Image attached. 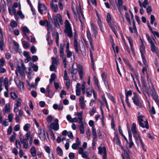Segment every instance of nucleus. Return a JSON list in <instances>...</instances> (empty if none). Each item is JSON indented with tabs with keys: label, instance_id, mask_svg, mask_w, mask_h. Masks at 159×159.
I'll use <instances>...</instances> for the list:
<instances>
[{
	"label": "nucleus",
	"instance_id": "obj_1",
	"mask_svg": "<svg viewBox=\"0 0 159 159\" xmlns=\"http://www.w3.org/2000/svg\"><path fill=\"white\" fill-rule=\"evenodd\" d=\"M65 29L64 32L67 34L68 36L71 38L73 36L72 28L68 20H66L65 22Z\"/></svg>",
	"mask_w": 159,
	"mask_h": 159
},
{
	"label": "nucleus",
	"instance_id": "obj_2",
	"mask_svg": "<svg viewBox=\"0 0 159 159\" xmlns=\"http://www.w3.org/2000/svg\"><path fill=\"white\" fill-rule=\"evenodd\" d=\"M53 19L55 26L58 28H59L60 27L58 20L61 25H62L63 24L61 16L60 14H58L57 16H53Z\"/></svg>",
	"mask_w": 159,
	"mask_h": 159
},
{
	"label": "nucleus",
	"instance_id": "obj_3",
	"mask_svg": "<svg viewBox=\"0 0 159 159\" xmlns=\"http://www.w3.org/2000/svg\"><path fill=\"white\" fill-rule=\"evenodd\" d=\"M38 9L39 13L41 14H45L47 13V9L45 6L40 3L39 0L38 1Z\"/></svg>",
	"mask_w": 159,
	"mask_h": 159
},
{
	"label": "nucleus",
	"instance_id": "obj_4",
	"mask_svg": "<svg viewBox=\"0 0 159 159\" xmlns=\"http://www.w3.org/2000/svg\"><path fill=\"white\" fill-rule=\"evenodd\" d=\"M107 21L115 34L117 37V32L116 31L114 25L111 23V17L110 14L109 13L107 14Z\"/></svg>",
	"mask_w": 159,
	"mask_h": 159
},
{
	"label": "nucleus",
	"instance_id": "obj_5",
	"mask_svg": "<svg viewBox=\"0 0 159 159\" xmlns=\"http://www.w3.org/2000/svg\"><path fill=\"white\" fill-rule=\"evenodd\" d=\"M133 94L134 95V97L132 98V99L134 103L136 106H137L139 107H142V104L139 100L138 95L135 93H134Z\"/></svg>",
	"mask_w": 159,
	"mask_h": 159
},
{
	"label": "nucleus",
	"instance_id": "obj_6",
	"mask_svg": "<svg viewBox=\"0 0 159 159\" xmlns=\"http://www.w3.org/2000/svg\"><path fill=\"white\" fill-rule=\"evenodd\" d=\"M136 124L135 123H133L132 124L131 130L133 133V136L134 138L135 139L137 140L138 139H140L141 138L140 136L138 134L137 131L136 130Z\"/></svg>",
	"mask_w": 159,
	"mask_h": 159
},
{
	"label": "nucleus",
	"instance_id": "obj_7",
	"mask_svg": "<svg viewBox=\"0 0 159 159\" xmlns=\"http://www.w3.org/2000/svg\"><path fill=\"white\" fill-rule=\"evenodd\" d=\"M38 134L40 139L43 141H44L46 139V135L44 129L40 127L38 130Z\"/></svg>",
	"mask_w": 159,
	"mask_h": 159
},
{
	"label": "nucleus",
	"instance_id": "obj_8",
	"mask_svg": "<svg viewBox=\"0 0 159 159\" xmlns=\"http://www.w3.org/2000/svg\"><path fill=\"white\" fill-rule=\"evenodd\" d=\"M87 36L89 40V44L91 46V49L93 51L94 50V48L93 44V39L91 36V34L90 31L88 30L86 31Z\"/></svg>",
	"mask_w": 159,
	"mask_h": 159
},
{
	"label": "nucleus",
	"instance_id": "obj_9",
	"mask_svg": "<svg viewBox=\"0 0 159 159\" xmlns=\"http://www.w3.org/2000/svg\"><path fill=\"white\" fill-rule=\"evenodd\" d=\"M140 50L141 53V56L143 60V62L145 65H146V63H147V62L144 55L145 50V47L143 45L141 46L140 47Z\"/></svg>",
	"mask_w": 159,
	"mask_h": 159
},
{
	"label": "nucleus",
	"instance_id": "obj_10",
	"mask_svg": "<svg viewBox=\"0 0 159 159\" xmlns=\"http://www.w3.org/2000/svg\"><path fill=\"white\" fill-rule=\"evenodd\" d=\"M60 56L62 58L63 60V63L65 67H66V61L65 56L64 53V49H62V47H61V49H60Z\"/></svg>",
	"mask_w": 159,
	"mask_h": 159
},
{
	"label": "nucleus",
	"instance_id": "obj_11",
	"mask_svg": "<svg viewBox=\"0 0 159 159\" xmlns=\"http://www.w3.org/2000/svg\"><path fill=\"white\" fill-rule=\"evenodd\" d=\"M91 29L93 34V36L96 38L97 35L98 34V30L97 26L92 22H91Z\"/></svg>",
	"mask_w": 159,
	"mask_h": 159
},
{
	"label": "nucleus",
	"instance_id": "obj_12",
	"mask_svg": "<svg viewBox=\"0 0 159 159\" xmlns=\"http://www.w3.org/2000/svg\"><path fill=\"white\" fill-rule=\"evenodd\" d=\"M80 105L81 107V108L82 109H84L86 104L85 102H84V97L81 96L79 98Z\"/></svg>",
	"mask_w": 159,
	"mask_h": 159
},
{
	"label": "nucleus",
	"instance_id": "obj_13",
	"mask_svg": "<svg viewBox=\"0 0 159 159\" xmlns=\"http://www.w3.org/2000/svg\"><path fill=\"white\" fill-rule=\"evenodd\" d=\"M127 38L129 41V43L132 52L133 54H134V49L133 47V41L131 39V37L130 36H127Z\"/></svg>",
	"mask_w": 159,
	"mask_h": 159
},
{
	"label": "nucleus",
	"instance_id": "obj_14",
	"mask_svg": "<svg viewBox=\"0 0 159 159\" xmlns=\"http://www.w3.org/2000/svg\"><path fill=\"white\" fill-rule=\"evenodd\" d=\"M14 80L17 86H18L19 89H23L24 85L23 82H20L18 79H15Z\"/></svg>",
	"mask_w": 159,
	"mask_h": 159
},
{
	"label": "nucleus",
	"instance_id": "obj_15",
	"mask_svg": "<svg viewBox=\"0 0 159 159\" xmlns=\"http://www.w3.org/2000/svg\"><path fill=\"white\" fill-rule=\"evenodd\" d=\"M78 73L79 75V77L81 80L83 79V66L80 65L78 66Z\"/></svg>",
	"mask_w": 159,
	"mask_h": 159
},
{
	"label": "nucleus",
	"instance_id": "obj_16",
	"mask_svg": "<svg viewBox=\"0 0 159 159\" xmlns=\"http://www.w3.org/2000/svg\"><path fill=\"white\" fill-rule=\"evenodd\" d=\"M74 48L76 53L79 54V49L78 45V41L77 39L75 38L74 39Z\"/></svg>",
	"mask_w": 159,
	"mask_h": 159
},
{
	"label": "nucleus",
	"instance_id": "obj_17",
	"mask_svg": "<svg viewBox=\"0 0 159 159\" xmlns=\"http://www.w3.org/2000/svg\"><path fill=\"white\" fill-rule=\"evenodd\" d=\"M46 92L48 93L47 95H46V97H48L50 98H51L52 97L53 94L51 90L50 89V86L49 85H48L46 88Z\"/></svg>",
	"mask_w": 159,
	"mask_h": 159
},
{
	"label": "nucleus",
	"instance_id": "obj_18",
	"mask_svg": "<svg viewBox=\"0 0 159 159\" xmlns=\"http://www.w3.org/2000/svg\"><path fill=\"white\" fill-rule=\"evenodd\" d=\"M117 7L119 11L121 12L123 9V0H117Z\"/></svg>",
	"mask_w": 159,
	"mask_h": 159
},
{
	"label": "nucleus",
	"instance_id": "obj_19",
	"mask_svg": "<svg viewBox=\"0 0 159 159\" xmlns=\"http://www.w3.org/2000/svg\"><path fill=\"white\" fill-rule=\"evenodd\" d=\"M50 127L54 130L57 131L59 129V125L58 124H55L54 123H52L51 124Z\"/></svg>",
	"mask_w": 159,
	"mask_h": 159
},
{
	"label": "nucleus",
	"instance_id": "obj_20",
	"mask_svg": "<svg viewBox=\"0 0 159 159\" xmlns=\"http://www.w3.org/2000/svg\"><path fill=\"white\" fill-rule=\"evenodd\" d=\"M74 64L72 66V68H70L69 69V72L71 74H76L77 72V68H74Z\"/></svg>",
	"mask_w": 159,
	"mask_h": 159
},
{
	"label": "nucleus",
	"instance_id": "obj_21",
	"mask_svg": "<svg viewBox=\"0 0 159 159\" xmlns=\"http://www.w3.org/2000/svg\"><path fill=\"white\" fill-rule=\"evenodd\" d=\"M52 11L55 12L57 11L58 8V6L57 4L54 5L53 2H51L50 3Z\"/></svg>",
	"mask_w": 159,
	"mask_h": 159
},
{
	"label": "nucleus",
	"instance_id": "obj_22",
	"mask_svg": "<svg viewBox=\"0 0 159 159\" xmlns=\"http://www.w3.org/2000/svg\"><path fill=\"white\" fill-rule=\"evenodd\" d=\"M139 126L143 128H145L147 129H149L148 123L147 120L144 121L143 122H142V125H139Z\"/></svg>",
	"mask_w": 159,
	"mask_h": 159
},
{
	"label": "nucleus",
	"instance_id": "obj_23",
	"mask_svg": "<svg viewBox=\"0 0 159 159\" xmlns=\"http://www.w3.org/2000/svg\"><path fill=\"white\" fill-rule=\"evenodd\" d=\"M52 64L53 65H57L59 63V60L58 57H56L55 58L54 57H52Z\"/></svg>",
	"mask_w": 159,
	"mask_h": 159
},
{
	"label": "nucleus",
	"instance_id": "obj_24",
	"mask_svg": "<svg viewBox=\"0 0 159 159\" xmlns=\"http://www.w3.org/2000/svg\"><path fill=\"white\" fill-rule=\"evenodd\" d=\"M17 68L18 72L20 74V75L22 77H25V74H24V70H21L20 67L18 65L17 67Z\"/></svg>",
	"mask_w": 159,
	"mask_h": 159
},
{
	"label": "nucleus",
	"instance_id": "obj_25",
	"mask_svg": "<svg viewBox=\"0 0 159 159\" xmlns=\"http://www.w3.org/2000/svg\"><path fill=\"white\" fill-rule=\"evenodd\" d=\"M123 60L125 64H126L129 66L130 69H131L132 71H134V69L131 66L129 62L125 58H123Z\"/></svg>",
	"mask_w": 159,
	"mask_h": 159
},
{
	"label": "nucleus",
	"instance_id": "obj_26",
	"mask_svg": "<svg viewBox=\"0 0 159 159\" xmlns=\"http://www.w3.org/2000/svg\"><path fill=\"white\" fill-rule=\"evenodd\" d=\"M30 152L32 156L34 157L36 155V150L34 146L32 147L30 149Z\"/></svg>",
	"mask_w": 159,
	"mask_h": 159
},
{
	"label": "nucleus",
	"instance_id": "obj_27",
	"mask_svg": "<svg viewBox=\"0 0 159 159\" xmlns=\"http://www.w3.org/2000/svg\"><path fill=\"white\" fill-rule=\"evenodd\" d=\"M8 10L10 14L11 15H16V11L15 9L13 8L12 9L8 8Z\"/></svg>",
	"mask_w": 159,
	"mask_h": 159
},
{
	"label": "nucleus",
	"instance_id": "obj_28",
	"mask_svg": "<svg viewBox=\"0 0 159 159\" xmlns=\"http://www.w3.org/2000/svg\"><path fill=\"white\" fill-rule=\"evenodd\" d=\"M92 134L93 135V139H95L97 138V135L96 130L94 127L92 128Z\"/></svg>",
	"mask_w": 159,
	"mask_h": 159
},
{
	"label": "nucleus",
	"instance_id": "obj_29",
	"mask_svg": "<svg viewBox=\"0 0 159 159\" xmlns=\"http://www.w3.org/2000/svg\"><path fill=\"white\" fill-rule=\"evenodd\" d=\"M125 98H128V96H131L132 95V92L131 90H129L127 91L126 89L125 90Z\"/></svg>",
	"mask_w": 159,
	"mask_h": 159
},
{
	"label": "nucleus",
	"instance_id": "obj_30",
	"mask_svg": "<svg viewBox=\"0 0 159 159\" xmlns=\"http://www.w3.org/2000/svg\"><path fill=\"white\" fill-rule=\"evenodd\" d=\"M16 138V134L15 132L13 133V134L11 135L10 138L9 140L11 142H14Z\"/></svg>",
	"mask_w": 159,
	"mask_h": 159
},
{
	"label": "nucleus",
	"instance_id": "obj_31",
	"mask_svg": "<svg viewBox=\"0 0 159 159\" xmlns=\"http://www.w3.org/2000/svg\"><path fill=\"white\" fill-rule=\"evenodd\" d=\"M143 116H139L138 117V123L139 125H142V122H143Z\"/></svg>",
	"mask_w": 159,
	"mask_h": 159
},
{
	"label": "nucleus",
	"instance_id": "obj_32",
	"mask_svg": "<svg viewBox=\"0 0 159 159\" xmlns=\"http://www.w3.org/2000/svg\"><path fill=\"white\" fill-rule=\"evenodd\" d=\"M143 116H139L138 117V123L139 125H142V122H143Z\"/></svg>",
	"mask_w": 159,
	"mask_h": 159
},
{
	"label": "nucleus",
	"instance_id": "obj_33",
	"mask_svg": "<svg viewBox=\"0 0 159 159\" xmlns=\"http://www.w3.org/2000/svg\"><path fill=\"white\" fill-rule=\"evenodd\" d=\"M116 144H117L119 145L122 149H123V147L122 145V144H121V143L120 142V140L119 139V138L117 137H116Z\"/></svg>",
	"mask_w": 159,
	"mask_h": 159
},
{
	"label": "nucleus",
	"instance_id": "obj_34",
	"mask_svg": "<svg viewBox=\"0 0 159 159\" xmlns=\"http://www.w3.org/2000/svg\"><path fill=\"white\" fill-rule=\"evenodd\" d=\"M22 44L23 47L25 48H28L29 47V44L28 42L25 41H22Z\"/></svg>",
	"mask_w": 159,
	"mask_h": 159
},
{
	"label": "nucleus",
	"instance_id": "obj_35",
	"mask_svg": "<svg viewBox=\"0 0 159 159\" xmlns=\"http://www.w3.org/2000/svg\"><path fill=\"white\" fill-rule=\"evenodd\" d=\"M57 153L59 156H61L62 155L63 151L60 147L58 146L57 147Z\"/></svg>",
	"mask_w": 159,
	"mask_h": 159
},
{
	"label": "nucleus",
	"instance_id": "obj_36",
	"mask_svg": "<svg viewBox=\"0 0 159 159\" xmlns=\"http://www.w3.org/2000/svg\"><path fill=\"white\" fill-rule=\"evenodd\" d=\"M129 149H127V151H125L124 154L126 159H130L129 153Z\"/></svg>",
	"mask_w": 159,
	"mask_h": 159
},
{
	"label": "nucleus",
	"instance_id": "obj_37",
	"mask_svg": "<svg viewBox=\"0 0 159 159\" xmlns=\"http://www.w3.org/2000/svg\"><path fill=\"white\" fill-rule=\"evenodd\" d=\"M80 133L83 134L84 133V124L81 125L79 127Z\"/></svg>",
	"mask_w": 159,
	"mask_h": 159
},
{
	"label": "nucleus",
	"instance_id": "obj_38",
	"mask_svg": "<svg viewBox=\"0 0 159 159\" xmlns=\"http://www.w3.org/2000/svg\"><path fill=\"white\" fill-rule=\"evenodd\" d=\"M39 23L40 25L42 26L45 25H46L48 24V22L47 20L44 21L41 20L39 21Z\"/></svg>",
	"mask_w": 159,
	"mask_h": 159
},
{
	"label": "nucleus",
	"instance_id": "obj_39",
	"mask_svg": "<svg viewBox=\"0 0 159 159\" xmlns=\"http://www.w3.org/2000/svg\"><path fill=\"white\" fill-rule=\"evenodd\" d=\"M22 30L23 33H29L30 30L26 26H24L22 28Z\"/></svg>",
	"mask_w": 159,
	"mask_h": 159
},
{
	"label": "nucleus",
	"instance_id": "obj_40",
	"mask_svg": "<svg viewBox=\"0 0 159 159\" xmlns=\"http://www.w3.org/2000/svg\"><path fill=\"white\" fill-rule=\"evenodd\" d=\"M151 51L153 52H155L156 51L157 49V48L155 46L154 43H152L151 45Z\"/></svg>",
	"mask_w": 159,
	"mask_h": 159
},
{
	"label": "nucleus",
	"instance_id": "obj_41",
	"mask_svg": "<svg viewBox=\"0 0 159 159\" xmlns=\"http://www.w3.org/2000/svg\"><path fill=\"white\" fill-rule=\"evenodd\" d=\"M30 128V125L29 124H25L24 126V129L25 131H27Z\"/></svg>",
	"mask_w": 159,
	"mask_h": 159
},
{
	"label": "nucleus",
	"instance_id": "obj_42",
	"mask_svg": "<svg viewBox=\"0 0 159 159\" xmlns=\"http://www.w3.org/2000/svg\"><path fill=\"white\" fill-rule=\"evenodd\" d=\"M146 36L149 43H150L151 45L152 43H154L150 38V36L148 34H146Z\"/></svg>",
	"mask_w": 159,
	"mask_h": 159
},
{
	"label": "nucleus",
	"instance_id": "obj_43",
	"mask_svg": "<svg viewBox=\"0 0 159 159\" xmlns=\"http://www.w3.org/2000/svg\"><path fill=\"white\" fill-rule=\"evenodd\" d=\"M147 12L149 14H150L151 12L152 11V8L151 7L150 5H148L146 8Z\"/></svg>",
	"mask_w": 159,
	"mask_h": 159
},
{
	"label": "nucleus",
	"instance_id": "obj_44",
	"mask_svg": "<svg viewBox=\"0 0 159 159\" xmlns=\"http://www.w3.org/2000/svg\"><path fill=\"white\" fill-rule=\"evenodd\" d=\"M64 79L65 80H69V77L67 76V72L66 70L64 71Z\"/></svg>",
	"mask_w": 159,
	"mask_h": 159
},
{
	"label": "nucleus",
	"instance_id": "obj_45",
	"mask_svg": "<svg viewBox=\"0 0 159 159\" xmlns=\"http://www.w3.org/2000/svg\"><path fill=\"white\" fill-rule=\"evenodd\" d=\"M148 4V0H144L142 3V7L144 8H146L147 5Z\"/></svg>",
	"mask_w": 159,
	"mask_h": 159
},
{
	"label": "nucleus",
	"instance_id": "obj_46",
	"mask_svg": "<svg viewBox=\"0 0 159 159\" xmlns=\"http://www.w3.org/2000/svg\"><path fill=\"white\" fill-rule=\"evenodd\" d=\"M12 129L11 126H9L7 129V134L8 135H10L12 133Z\"/></svg>",
	"mask_w": 159,
	"mask_h": 159
},
{
	"label": "nucleus",
	"instance_id": "obj_47",
	"mask_svg": "<svg viewBox=\"0 0 159 159\" xmlns=\"http://www.w3.org/2000/svg\"><path fill=\"white\" fill-rule=\"evenodd\" d=\"M10 95L11 98L14 99L16 98L17 97L16 93H15L11 92L10 93Z\"/></svg>",
	"mask_w": 159,
	"mask_h": 159
},
{
	"label": "nucleus",
	"instance_id": "obj_48",
	"mask_svg": "<svg viewBox=\"0 0 159 159\" xmlns=\"http://www.w3.org/2000/svg\"><path fill=\"white\" fill-rule=\"evenodd\" d=\"M155 20V16L153 15H151V21L150 23L151 24H153L154 21Z\"/></svg>",
	"mask_w": 159,
	"mask_h": 159
},
{
	"label": "nucleus",
	"instance_id": "obj_49",
	"mask_svg": "<svg viewBox=\"0 0 159 159\" xmlns=\"http://www.w3.org/2000/svg\"><path fill=\"white\" fill-rule=\"evenodd\" d=\"M10 25L13 28L16 27L17 25V24L15 21L11 22Z\"/></svg>",
	"mask_w": 159,
	"mask_h": 159
},
{
	"label": "nucleus",
	"instance_id": "obj_50",
	"mask_svg": "<svg viewBox=\"0 0 159 159\" xmlns=\"http://www.w3.org/2000/svg\"><path fill=\"white\" fill-rule=\"evenodd\" d=\"M15 144L16 146V147L17 148H21V145L19 141H18L17 140H16V141Z\"/></svg>",
	"mask_w": 159,
	"mask_h": 159
},
{
	"label": "nucleus",
	"instance_id": "obj_51",
	"mask_svg": "<svg viewBox=\"0 0 159 159\" xmlns=\"http://www.w3.org/2000/svg\"><path fill=\"white\" fill-rule=\"evenodd\" d=\"M13 115L12 113L9 114L8 116V119L9 122H11L12 120Z\"/></svg>",
	"mask_w": 159,
	"mask_h": 159
},
{
	"label": "nucleus",
	"instance_id": "obj_52",
	"mask_svg": "<svg viewBox=\"0 0 159 159\" xmlns=\"http://www.w3.org/2000/svg\"><path fill=\"white\" fill-rule=\"evenodd\" d=\"M69 157L70 159H74L75 158L74 153L72 152H70L69 155Z\"/></svg>",
	"mask_w": 159,
	"mask_h": 159
},
{
	"label": "nucleus",
	"instance_id": "obj_53",
	"mask_svg": "<svg viewBox=\"0 0 159 159\" xmlns=\"http://www.w3.org/2000/svg\"><path fill=\"white\" fill-rule=\"evenodd\" d=\"M44 148L46 151V152L48 153L49 154L50 153V149L49 148V147L48 146H45L44 147Z\"/></svg>",
	"mask_w": 159,
	"mask_h": 159
},
{
	"label": "nucleus",
	"instance_id": "obj_54",
	"mask_svg": "<svg viewBox=\"0 0 159 159\" xmlns=\"http://www.w3.org/2000/svg\"><path fill=\"white\" fill-rule=\"evenodd\" d=\"M4 86L8 85V79L7 77L5 78L4 80Z\"/></svg>",
	"mask_w": 159,
	"mask_h": 159
},
{
	"label": "nucleus",
	"instance_id": "obj_55",
	"mask_svg": "<svg viewBox=\"0 0 159 159\" xmlns=\"http://www.w3.org/2000/svg\"><path fill=\"white\" fill-rule=\"evenodd\" d=\"M21 100L20 98H19L18 99L16 104V106L17 107H19L21 105Z\"/></svg>",
	"mask_w": 159,
	"mask_h": 159
},
{
	"label": "nucleus",
	"instance_id": "obj_56",
	"mask_svg": "<svg viewBox=\"0 0 159 159\" xmlns=\"http://www.w3.org/2000/svg\"><path fill=\"white\" fill-rule=\"evenodd\" d=\"M67 53V57L68 58H70L72 56V53L71 52L69 51H66Z\"/></svg>",
	"mask_w": 159,
	"mask_h": 159
},
{
	"label": "nucleus",
	"instance_id": "obj_57",
	"mask_svg": "<svg viewBox=\"0 0 159 159\" xmlns=\"http://www.w3.org/2000/svg\"><path fill=\"white\" fill-rule=\"evenodd\" d=\"M20 126L19 125H16L14 127V130L16 131H18L20 130Z\"/></svg>",
	"mask_w": 159,
	"mask_h": 159
},
{
	"label": "nucleus",
	"instance_id": "obj_58",
	"mask_svg": "<svg viewBox=\"0 0 159 159\" xmlns=\"http://www.w3.org/2000/svg\"><path fill=\"white\" fill-rule=\"evenodd\" d=\"M30 51L32 54H34L36 52V50L34 46H33L31 47Z\"/></svg>",
	"mask_w": 159,
	"mask_h": 159
},
{
	"label": "nucleus",
	"instance_id": "obj_59",
	"mask_svg": "<svg viewBox=\"0 0 159 159\" xmlns=\"http://www.w3.org/2000/svg\"><path fill=\"white\" fill-rule=\"evenodd\" d=\"M13 42L14 45L16 47V48L18 50L19 48V44L18 43L14 40L13 41Z\"/></svg>",
	"mask_w": 159,
	"mask_h": 159
},
{
	"label": "nucleus",
	"instance_id": "obj_60",
	"mask_svg": "<svg viewBox=\"0 0 159 159\" xmlns=\"http://www.w3.org/2000/svg\"><path fill=\"white\" fill-rule=\"evenodd\" d=\"M55 68L56 67L55 65L52 64V65L50 66V70L51 71H53L54 70Z\"/></svg>",
	"mask_w": 159,
	"mask_h": 159
},
{
	"label": "nucleus",
	"instance_id": "obj_61",
	"mask_svg": "<svg viewBox=\"0 0 159 159\" xmlns=\"http://www.w3.org/2000/svg\"><path fill=\"white\" fill-rule=\"evenodd\" d=\"M52 117L51 116H49L47 118V120L48 123H50L52 122Z\"/></svg>",
	"mask_w": 159,
	"mask_h": 159
},
{
	"label": "nucleus",
	"instance_id": "obj_62",
	"mask_svg": "<svg viewBox=\"0 0 159 159\" xmlns=\"http://www.w3.org/2000/svg\"><path fill=\"white\" fill-rule=\"evenodd\" d=\"M96 112V110L95 109V108L93 107L92 108V110L90 111L89 114H90V115L91 116H93L95 112Z\"/></svg>",
	"mask_w": 159,
	"mask_h": 159
},
{
	"label": "nucleus",
	"instance_id": "obj_63",
	"mask_svg": "<svg viewBox=\"0 0 159 159\" xmlns=\"http://www.w3.org/2000/svg\"><path fill=\"white\" fill-rule=\"evenodd\" d=\"M6 58L9 59H10L11 57V55L10 53H7L5 54Z\"/></svg>",
	"mask_w": 159,
	"mask_h": 159
},
{
	"label": "nucleus",
	"instance_id": "obj_64",
	"mask_svg": "<svg viewBox=\"0 0 159 159\" xmlns=\"http://www.w3.org/2000/svg\"><path fill=\"white\" fill-rule=\"evenodd\" d=\"M39 105L40 107H43L45 106V103L44 101H40L39 103Z\"/></svg>",
	"mask_w": 159,
	"mask_h": 159
}]
</instances>
